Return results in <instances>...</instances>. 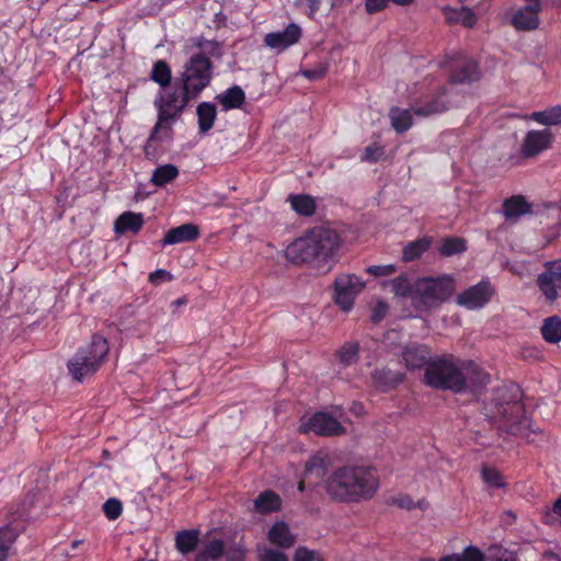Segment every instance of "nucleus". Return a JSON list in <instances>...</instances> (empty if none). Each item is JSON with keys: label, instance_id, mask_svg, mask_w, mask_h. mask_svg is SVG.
Wrapping results in <instances>:
<instances>
[{"label": "nucleus", "instance_id": "obj_32", "mask_svg": "<svg viewBox=\"0 0 561 561\" xmlns=\"http://www.w3.org/2000/svg\"><path fill=\"white\" fill-rule=\"evenodd\" d=\"M179 175V169L174 164H162L154 169L151 175V183L157 186H163Z\"/></svg>", "mask_w": 561, "mask_h": 561}, {"label": "nucleus", "instance_id": "obj_59", "mask_svg": "<svg viewBox=\"0 0 561 561\" xmlns=\"http://www.w3.org/2000/svg\"><path fill=\"white\" fill-rule=\"evenodd\" d=\"M352 410L356 413H359L363 410V405L360 403H354Z\"/></svg>", "mask_w": 561, "mask_h": 561}, {"label": "nucleus", "instance_id": "obj_28", "mask_svg": "<svg viewBox=\"0 0 561 561\" xmlns=\"http://www.w3.org/2000/svg\"><path fill=\"white\" fill-rule=\"evenodd\" d=\"M413 107L411 110L392 107L389 113L391 126L397 133H404L412 126Z\"/></svg>", "mask_w": 561, "mask_h": 561}, {"label": "nucleus", "instance_id": "obj_27", "mask_svg": "<svg viewBox=\"0 0 561 561\" xmlns=\"http://www.w3.org/2000/svg\"><path fill=\"white\" fill-rule=\"evenodd\" d=\"M196 114L199 131L203 134L209 131L217 116L216 106L210 102H202L196 108Z\"/></svg>", "mask_w": 561, "mask_h": 561}, {"label": "nucleus", "instance_id": "obj_8", "mask_svg": "<svg viewBox=\"0 0 561 561\" xmlns=\"http://www.w3.org/2000/svg\"><path fill=\"white\" fill-rule=\"evenodd\" d=\"M497 413L503 420L506 432L525 438L529 443H535L537 435H542L538 428H534L531 421L525 416L523 404L517 400L497 405ZM502 427V425H500Z\"/></svg>", "mask_w": 561, "mask_h": 561}, {"label": "nucleus", "instance_id": "obj_40", "mask_svg": "<svg viewBox=\"0 0 561 561\" xmlns=\"http://www.w3.org/2000/svg\"><path fill=\"white\" fill-rule=\"evenodd\" d=\"M392 293L398 297H408L412 298L414 284L412 285L408 275L402 274L397 278L392 279L390 283Z\"/></svg>", "mask_w": 561, "mask_h": 561}, {"label": "nucleus", "instance_id": "obj_22", "mask_svg": "<svg viewBox=\"0 0 561 561\" xmlns=\"http://www.w3.org/2000/svg\"><path fill=\"white\" fill-rule=\"evenodd\" d=\"M268 541L280 548H290L296 541V537L291 534L285 522H276L267 533Z\"/></svg>", "mask_w": 561, "mask_h": 561}, {"label": "nucleus", "instance_id": "obj_25", "mask_svg": "<svg viewBox=\"0 0 561 561\" xmlns=\"http://www.w3.org/2000/svg\"><path fill=\"white\" fill-rule=\"evenodd\" d=\"M530 213V205L520 196H512L503 203V215L506 219L518 218Z\"/></svg>", "mask_w": 561, "mask_h": 561}, {"label": "nucleus", "instance_id": "obj_29", "mask_svg": "<svg viewBox=\"0 0 561 561\" xmlns=\"http://www.w3.org/2000/svg\"><path fill=\"white\" fill-rule=\"evenodd\" d=\"M254 508L261 514L276 512L280 508V499L273 491H264L254 500Z\"/></svg>", "mask_w": 561, "mask_h": 561}, {"label": "nucleus", "instance_id": "obj_49", "mask_svg": "<svg viewBox=\"0 0 561 561\" xmlns=\"http://www.w3.org/2000/svg\"><path fill=\"white\" fill-rule=\"evenodd\" d=\"M294 561H323L319 553L306 548H298Z\"/></svg>", "mask_w": 561, "mask_h": 561}, {"label": "nucleus", "instance_id": "obj_44", "mask_svg": "<svg viewBox=\"0 0 561 561\" xmlns=\"http://www.w3.org/2000/svg\"><path fill=\"white\" fill-rule=\"evenodd\" d=\"M103 512L110 520H115L122 515V502L115 497L106 500V502L103 504Z\"/></svg>", "mask_w": 561, "mask_h": 561}, {"label": "nucleus", "instance_id": "obj_62", "mask_svg": "<svg viewBox=\"0 0 561 561\" xmlns=\"http://www.w3.org/2000/svg\"><path fill=\"white\" fill-rule=\"evenodd\" d=\"M157 273L165 274V271L159 270V271H157Z\"/></svg>", "mask_w": 561, "mask_h": 561}, {"label": "nucleus", "instance_id": "obj_18", "mask_svg": "<svg viewBox=\"0 0 561 561\" xmlns=\"http://www.w3.org/2000/svg\"><path fill=\"white\" fill-rule=\"evenodd\" d=\"M526 4L518 9L512 18V23L517 30H533L538 26L540 10L539 0H526Z\"/></svg>", "mask_w": 561, "mask_h": 561}, {"label": "nucleus", "instance_id": "obj_10", "mask_svg": "<svg viewBox=\"0 0 561 561\" xmlns=\"http://www.w3.org/2000/svg\"><path fill=\"white\" fill-rule=\"evenodd\" d=\"M300 431L304 433H313L319 436H339L345 433V427L336 416H333L329 412L320 411L302 421Z\"/></svg>", "mask_w": 561, "mask_h": 561}, {"label": "nucleus", "instance_id": "obj_46", "mask_svg": "<svg viewBox=\"0 0 561 561\" xmlns=\"http://www.w3.org/2000/svg\"><path fill=\"white\" fill-rule=\"evenodd\" d=\"M261 561H288V558L282 551L272 548H261L259 550Z\"/></svg>", "mask_w": 561, "mask_h": 561}, {"label": "nucleus", "instance_id": "obj_36", "mask_svg": "<svg viewBox=\"0 0 561 561\" xmlns=\"http://www.w3.org/2000/svg\"><path fill=\"white\" fill-rule=\"evenodd\" d=\"M439 561H484V553L474 546H468L462 552L445 556Z\"/></svg>", "mask_w": 561, "mask_h": 561}, {"label": "nucleus", "instance_id": "obj_19", "mask_svg": "<svg viewBox=\"0 0 561 561\" xmlns=\"http://www.w3.org/2000/svg\"><path fill=\"white\" fill-rule=\"evenodd\" d=\"M199 229L194 224H184L167 231L162 245H173L184 242H191L198 238Z\"/></svg>", "mask_w": 561, "mask_h": 561}, {"label": "nucleus", "instance_id": "obj_15", "mask_svg": "<svg viewBox=\"0 0 561 561\" xmlns=\"http://www.w3.org/2000/svg\"><path fill=\"white\" fill-rule=\"evenodd\" d=\"M552 138V133L549 129L529 130L522 144V154L526 158L538 156L551 147Z\"/></svg>", "mask_w": 561, "mask_h": 561}, {"label": "nucleus", "instance_id": "obj_41", "mask_svg": "<svg viewBox=\"0 0 561 561\" xmlns=\"http://www.w3.org/2000/svg\"><path fill=\"white\" fill-rule=\"evenodd\" d=\"M247 554L245 546L242 541L232 542L228 537L224 557L226 561H243Z\"/></svg>", "mask_w": 561, "mask_h": 561}, {"label": "nucleus", "instance_id": "obj_58", "mask_svg": "<svg viewBox=\"0 0 561 561\" xmlns=\"http://www.w3.org/2000/svg\"><path fill=\"white\" fill-rule=\"evenodd\" d=\"M205 42L206 41L204 38H202V37H197V38L194 39L195 46L198 47V48H202Z\"/></svg>", "mask_w": 561, "mask_h": 561}, {"label": "nucleus", "instance_id": "obj_12", "mask_svg": "<svg viewBox=\"0 0 561 561\" xmlns=\"http://www.w3.org/2000/svg\"><path fill=\"white\" fill-rule=\"evenodd\" d=\"M545 271L538 275L537 285L549 301H554L561 290V259L545 263Z\"/></svg>", "mask_w": 561, "mask_h": 561}, {"label": "nucleus", "instance_id": "obj_2", "mask_svg": "<svg viewBox=\"0 0 561 561\" xmlns=\"http://www.w3.org/2000/svg\"><path fill=\"white\" fill-rule=\"evenodd\" d=\"M323 488L333 501L358 503L376 494L379 477L373 467L347 465L333 470L324 480Z\"/></svg>", "mask_w": 561, "mask_h": 561}, {"label": "nucleus", "instance_id": "obj_39", "mask_svg": "<svg viewBox=\"0 0 561 561\" xmlns=\"http://www.w3.org/2000/svg\"><path fill=\"white\" fill-rule=\"evenodd\" d=\"M430 242L426 239H420L413 242H410L404 247L402 252V257L405 262L413 261L420 257L428 248Z\"/></svg>", "mask_w": 561, "mask_h": 561}, {"label": "nucleus", "instance_id": "obj_17", "mask_svg": "<svg viewBox=\"0 0 561 561\" xmlns=\"http://www.w3.org/2000/svg\"><path fill=\"white\" fill-rule=\"evenodd\" d=\"M227 539L226 536H218L216 530L208 531L203 548L196 553L193 561H216L224 557Z\"/></svg>", "mask_w": 561, "mask_h": 561}, {"label": "nucleus", "instance_id": "obj_61", "mask_svg": "<svg viewBox=\"0 0 561 561\" xmlns=\"http://www.w3.org/2000/svg\"><path fill=\"white\" fill-rule=\"evenodd\" d=\"M507 516L512 517L513 519L515 518V516L512 512H507Z\"/></svg>", "mask_w": 561, "mask_h": 561}, {"label": "nucleus", "instance_id": "obj_54", "mask_svg": "<svg viewBox=\"0 0 561 561\" xmlns=\"http://www.w3.org/2000/svg\"><path fill=\"white\" fill-rule=\"evenodd\" d=\"M297 4L301 8H306L310 15H313L320 7V0H297Z\"/></svg>", "mask_w": 561, "mask_h": 561}, {"label": "nucleus", "instance_id": "obj_42", "mask_svg": "<svg viewBox=\"0 0 561 561\" xmlns=\"http://www.w3.org/2000/svg\"><path fill=\"white\" fill-rule=\"evenodd\" d=\"M466 241L461 238L445 239L440 245L439 252L445 256H450L465 252Z\"/></svg>", "mask_w": 561, "mask_h": 561}, {"label": "nucleus", "instance_id": "obj_48", "mask_svg": "<svg viewBox=\"0 0 561 561\" xmlns=\"http://www.w3.org/2000/svg\"><path fill=\"white\" fill-rule=\"evenodd\" d=\"M366 272L375 277L391 275L396 272V265H371L366 268Z\"/></svg>", "mask_w": 561, "mask_h": 561}, {"label": "nucleus", "instance_id": "obj_14", "mask_svg": "<svg viewBox=\"0 0 561 561\" xmlns=\"http://www.w3.org/2000/svg\"><path fill=\"white\" fill-rule=\"evenodd\" d=\"M448 94L447 89L442 88L436 93L424 96L420 103L413 106L414 115L427 117L447 111L451 105L450 100L447 98Z\"/></svg>", "mask_w": 561, "mask_h": 561}, {"label": "nucleus", "instance_id": "obj_23", "mask_svg": "<svg viewBox=\"0 0 561 561\" xmlns=\"http://www.w3.org/2000/svg\"><path fill=\"white\" fill-rule=\"evenodd\" d=\"M442 11L448 23H460L466 27H472L477 22V15L468 7L455 9L446 5Z\"/></svg>", "mask_w": 561, "mask_h": 561}, {"label": "nucleus", "instance_id": "obj_37", "mask_svg": "<svg viewBox=\"0 0 561 561\" xmlns=\"http://www.w3.org/2000/svg\"><path fill=\"white\" fill-rule=\"evenodd\" d=\"M171 69L163 60H158L151 70V79L162 88H167L171 82Z\"/></svg>", "mask_w": 561, "mask_h": 561}, {"label": "nucleus", "instance_id": "obj_34", "mask_svg": "<svg viewBox=\"0 0 561 561\" xmlns=\"http://www.w3.org/2000/svg\"><path fill=\"white\" fill-rule=\"evenodd\" d=\"M291 208L302 216H311L316 210V202L309 195H291L288 198Z\"/></svg>", "mask_w": 561, "mask_h": 561}, {"label": "nucleus", "instance_id": "obj_63", "mask_svg": "<svg viewBox=\"0 0 561 561\" xmlns=\"http://www.w3.org/2000/svg\"><path fill=\"white\" fill-rule=\"evenodd\" d=\"M422 561H434L433 559H424Z\"/></svg>", "mask_w": 561, "mask_h": 561}, {"label": "nucleus", "instance_id": "obj_57", "mask_svg": "<svg viewBox=\"0 0 561 561\" xmlns=\"http://www.w3.org/2000/svg\"><path fill=\"white\" fill-rule=\"evenodd\" d=\"M186 304L185 298H178L171 302V306L175 309Z\"/></svg>", "mask_w": 561, "mask_h": 561}, {"label": "nucleus", "instance_id": "obj_43", "mask_svg": "<svg viewBox=\"0 0 561 561\" xmlns=\"http://www.w3.org/2000/svg\"><path fill=\"white\" fill-rule=\"evenodd\" d=\"M337 356L344 366L354 364L358 358V344L353 342L345 343L339 351Z\"/></svg>", "mask_w": 561, "mask_h": 561}, {"label": "nucleus", "instance_id": "obj_38", "mask_svg": "<svg viewBox=\"0 0 561 561\" xmlns=\"http://www.w3.org/2000/svg\"><path fill=\"white\" fill-rule=\"evenodd\" d=\"M481 478L489 488L502 489L506 486L504 477L493 467L483 466L481 469Z\"/></svg>", "mask_w": 561, "mask_h": 561}, {"label": "nucleus", "instance_id": "obj_9", "mask_svg": "<svg viewBox=\"0 0 561 561\" xmlns=\"http://www.w3.org/2000/svg\"><path fill=\"white\" fill-rule=\"evenodd\" d=\"M366 283L355 274H341L334 280V300L343 310L350 311L355 298L363 291Z\"/></svg>", "mask_w": 561, "mask_h": 561}, {"label": "nucleus", "instance_id": "obj_56", "mask_svg": "<svg viewBox=\"0 0 561 561\" xmlns=\"http://www.w3.org/2000/svg\"><path fill=\"white\" fill-rule=\"evenodd\" d=\"M398 505L400 507L411 510L413 506V502L409 497H403V499L398 500Z\"/></svg>", "mask_w": 561, "mask_h": 561}, {"label": "nucleus", "instance_id": "obj_11", "mask_svg": "<svg viewBox=\"0 0 561 561\" xmlns=\"http://www.w3.org/2000/svg\"><path fill=\"white\" fill-rule=\"evenodd\" d=\"M495 295V287L489 279H482L478 284L461 291L456 302L468 310H477L488 305Z\"/></svg>", "mask_w": 561, "mask_h": 561}, {"label": "nucleus", "instance_id": "obj_7", "mask_svg": "<svg viewBox=\"0 0 561 561\" xmlns=\"http://www.w3.org/2000/svg\"><path fill=\"white\" fill-rule=\"evenodd\" d=\"M211 78L213 64L210 59L203 53H196L185 62L176 84L196 99L209 85Z\"/></svg>", "mask_w": 561, "mask_h": 561}, {"label": "nucleus", "instance_id": "obj_53", "mask_svg": "<svg viewBox=\"0 0 561 561\" xmlns=\"http://www.w3.org/2000/svg\"><path fill=\"white\" fill-rule=\"evenodd\" d=\"M327 72V68L321 66L316 69H306L301 71V75L309 80H318L322 78Z\"/></svg>", "mask_w": 561, "mask_h": 561}, {"label": "nucleus", "instance_id": "obj_47", "mask_svg": "<svg viewBox=\"0 0 561 561\" xmlns=\"http://www.w3.org/2000/svg\"><path fill=\"white\" fill-rule=\"evenodd\" d=\"M561 517V495L554 501L551 508L547 507L542 513V520L547 525H552L556 522V516Z\"/></svg>", "mask_w": 561, "mask_h": 561}, {"label": "nucleus", "instance_id": "obj_16", "mask_svg": "<svg viewBox=\"0 0 561 561\" xmlns=\"http://www.w3.org/2000/svg\"><path fill=\"white\" fill-rule=\"evenodd\" d=\"M331 457L328 453L318 451L311 456L305 465L304 477L298 484L299 491H304L307 481L308 483H312L311 480L314 479L317 481L321 479L331 467Z\"/></svg>", "mask_w": 561, "mask_h": 561}, {"label": "nucleus", "instance_id": "obj_6", "mask_svg": "<svg viewBox=\"0 0 561 561\" xmlns=\"http://www.w3.org/2000/svg\"><path fill=\"white\" fill-rule=\"evenodd\" d=\"M454 291L455 280L449 275L421 277L414 282L412 304L419 310H427L449 299Z\"/></svg>", "mask_w": 561, "mask_h": 561}, {"label": "nucleus", "instance_id": "obj_31", "mask_svg": "<svg viewBox=\"0 0 561 561\" xmlns=\"http://www.w3.org/2000/svg\"><path fill=\"white\" fill-rule=\"evenodd\" d=\"M529 118L545 126L559 125L561 124V105L551 106L545 111L533 112Z\"/></svg>", "mask_w": 561, "mask_h": 561}, {"label": "nucleus", "instance_id": "obj_51", "mask_svg": "<svg viewBox=\"0 0 561 561\" xmlns=\"http://www.w3.org/2000/svg\"><path fill=\"white\" fill-rule=\"evenodd\" d=\"M388 309H389V307L386 302H383V301L377 302L371 312V320L374 322H379L380 320H382L385 318V316L388 312Z\"/></svg>", "mask_w": 561, "mask_h": 561}, {"label": "nucleus", "instance_id": "obj_55", "mask_svg": "<svg viewBox=\"0 0 561 561\" xmlns=\"http://www.w3.org/2000/svg\"><path fill=\"white\" fill-rule=\"evenodd\" d=\"M484 561H517L516 558L508 552H502L499 556L490 557L488 560L484 559Z\"/></svg>", "mask_w": 561, "mask_h": 561}, {"label": "nucleus", "instance_id": "obj_50", "mask_svg": "<svg viewBox=\"0 0 561 561\" xmlns=\"http://www.w3.org/2000/svg\"><path fill=\"white\" fill-rule=\"evenodd\" d=\"M390 0H366L365 9L367 13L374 14L383 10Z\"/></svg>", "mask_w": 561, "mask_h": 561}, {"label": "nucleus", "instance_id": "obj_1", "mask_svg": "<svg viewBox=\"0 0 561 561\" xmlns=\"http://www.w3.org/2000/svg\"><path fill=\"white\" fill-rule=\"evenodd\" d=\"M424 378L433 388L457 393L476 391L490 381V375L477 363L454 357H438L428 362Z\"/></svg>", "mask_w": 561, "mask_h": 561}, {"label": "nucleus", "instance_id": "obj_30", "mask_svg": "<svg viewBox=\"0 0 561 561\" xmlns=\"http://www.w3.org/2000/svg\"><path fill=\"white\" fill-rule=\"evenodd\" d=\"M199 541L198 530H183L175 537V547L182 554H187L195 550Z\"/></svg>", "mask_w": 561, "mask_h": 561}, {"label": "nucleus", "instance_id": "obj_60", "mask_svg": "<svg viewBox=\"0 0 561 561\" xmlns=\"http://www.w3.org/2000/svg\"><path fill=\"white\" fill-rule=\"evenodd\" d=\"M80 543H81V541H80V540H75V541H72L71 547H72L73 549H76V548H78V546H79Z\"/></svg>", "mask_w": 561, "mask_h": 561}, {"label": "nucleus", "instance_id": "obj_21", "mask_svg": "<svg viewBox=\"0 0 561 561\" xmlns=\"http://www.w3.org/2000/svg\"><path fill=\"white\" fill-rule=\"evenodd\" d=\"M144 226V216L140 213L125 211L114 222L117 234L127 232L137 233Z\"/></svg>", "mask_w": 561, "mask_h": 561}, {"label": "nucleus", "instance_id": "obj_3", "mask_svg": "<svg viewBox=\"0 0 561 561\" xmlns=\"http://www.w3.org/2000/svg\"><path fill=\"white\" fill-rule=\"evenodd\" d=\"M193 95L183 88L161 92L153 104L157 110V123L152 127L144 147L146 157L153 158L157 152L156 144L170 140L173 125L181 117Z\"/></svg>", "mask_w": 561, "mask_h": 561}, {"label": "nucleus", "instance_id": "obj_35", "mask_svg": "<svg viewBox=\"0 0 561 561\" xmlns=\"http://www.w3.org/2000/svg\"><path fill=\"white\" fill-rule=\"evenodd\" d=\"M16 538L18 533L15 529L9 526L0 528V561L7 560L9 551L11 550Z\"/></svg>", "mask_w": 561, "mask_h": 561}, {"label": "nucleus", "instance_id": "obj_5", "mask_svg": "<svg viewBox=\"0 0 561 561\" xmlns=\"http://www.w3.org/2000/svg\"><path fill=\"white\" fill-rule=\"evenodd\" d=\"M110 351L107 340L93 335L89 344L80 347L67 366L70 375L77 381L96 373L104 363Z\"/></svg>", "mask_w": 561, "mask_h": 561}, {"label": "nucleus", "instance_id": "obj_20", "mask_svg": "<svg viewBox=\"0 0 561 561\" xmlns=\"http://www.w3.org/2000/svg\"><path fill=\"white\" fill-rule=\"evenodd\" d=\"M405 366L410 369L421 368L424 365H428L430 351L425 345H409L402 353Z\"/></svg>", "mask_w": 561, "mask_h": 561}, {"label": "nucleus", "instance_id": "obj_24", "mask_svg": "<svg viewBox=\"0 0 561 561\" xmlns=\"http://www.w3.org/2000/svg\"><path fill=\"white\" fill-rule=\"evenodd\" d=\"M459 71L455 70L450 77L451 82L463 83L479 79L478 65L471 59H461L457 64Z\"/></svg>", "mask_w": 561, "mask_h": 561}, {"label": "nucleus", "instance_id": "obj_52", "mask_svg": "<svg viewBox=\"0 0 561 561\" xmlns=\"http://www.w3.org/2000/svg\"><path fill=\"white\" fill-rule=\"evenodd\" d=\"M373 379L376 385L386 386L391 381L390 371L387 369H377L373 373Z\"/></svg>", "mask_w": 561, "mask_h": 561}, {"label": "nucleus", "instance_id": "obj_45", "mask_svg": "<svg viewBox=\"0 0 561 561\" xmlns=\"http://www.w3.org/2000/svg\"><path fill=\"white\" fill-rule=\"evenodd\" d=\"M385 156V149L383 147L379 146V145H370L368 147L365 148L362 157H360V160L363 162H368V163H376L378 162L382 157Z\"/></svg>", "mask_w": 561, "mask_h": 561}, {"label": "nucleus", "instance_id": "obj_13", "mask_svg": "<svg viewBox=\"0 0 561 561\" xmlns=\"http://www.w3.org/2000/svg\"><path fill=\"white\" fill-rule=\"evenodd\" d=\"M302 35L301 27L296 23H289L283 31L267 33L264 36V45L276 53H282L299 42Z\"/></svg>", "mask_w": 561, "mask_h": 561}, {"label": "nucleus", "instance_id": "obj_26", "mask_svg": "<svg viewBox=\"0 0 561 561\" xmlns=\"http://www.w3.org/2000/svg\"><path fill=\"white\" fill-rule=\"evenodd\" d=\"M216 99L222 105V108L228 111L241 107L245 101V94L240 87L234 85L218 94Z\"/></svg>", "mask_w": 561, "mask_h": 561}, {"label": "nucleus", "instance_id": "obj_33", "mask_svg": "<svg viewBox=\"0 0 561 561\" xmlns=\"http://www.w3.org/2000/svg\"><path fill=\"white\" fill-rule=\"evenodd\" d=\"M541 334L546 342L558 343L561 341V318L553 316L543 321Z\"/></svg>", "mask_w": 561, "mask_h": 561}, {"label": "nucleus", "instance_id": "obj_4", "mask_svg": "<svg viewBox=\"0 0 561 561\" xmlns=\"http://www.w3.org/2000/svg\"><path fill=\"white\" fill-rule=\"evenodd\" d=\"M340 238L333 230L316 227L293 241L285 250L286 259L294 264L327 262L337 249Z\"/></svg>", "mask_w": 561, "mask_h": 561}]
</instances>
